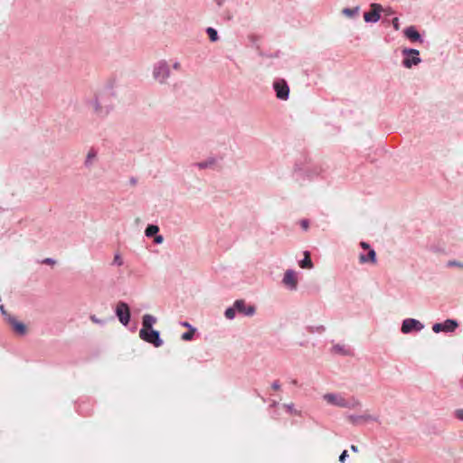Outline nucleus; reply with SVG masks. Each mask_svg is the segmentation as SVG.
I'll use <instances>...</instances> for the list:
<instances>
[{
    "label": "nucleus",
    "instance_id": "f257e3e1",
    "mask_svg": "<svg viewBox=\"0 0 463 463\" xmlns=\"http://www.w3.org/2000/svg\"><path fill=\"white\" fill-rule=\"evenodd\" d=\"M170 74V65L165 60H160L153 65V79L159 84H166Z\"/></svg>",
    "mask_w": 463,
    "mask_h": 463
},
{
    "label": "nucleus",
    "instance_id": "f03ea898",
    "mask_svg": "<svg viewBox=\"0 0 463 463\" xmlns=\"http://www.w3.org/2000/svg\"><path fill=\"white\" fill-rule=\"evenodd\" d=\"M324 400L330 404L342 407V408H355L360 402L354 399L350 401L345 400L341 395L334 393H326L323 396Z\"/></svg>",
    "mask_w": 463,
    "mask_h": 463
},
{
    "label": "nucleus",
    "instance_id": "7ed1b4c3",
    "mask_svg": "<svg viewBox=\"0 0 463 463\" xmlns=\"http://www.w3.org/2000/svg\"><path fill=\"white\" fill-rule=\"evenodd\" d=\"M139 337L146 343L153 345L155 347H159L163 345V340L160 337V332L158 330L151 329L139 330Z\"/></svg>",
    "mask_w": 463,
    "mask_h": 463
},
{
    "label": "nucleus",
    "instance_id": "20e7f679",
    "mask_svg": "<svg viewBox=\"0 0 463 463\" xmlns=\"http://www.w3.org/2000/svg\"><path fill=\"white\" fill-rule=\"evenodd\" d=\"M87 103L88 105L92 107L93 112L98 118H106L112 110V108L110 106H102L98 96H95Z\"/></svg>",
    "mask_w": 463,
    "mask_h": 463
},
{
    "label": "nucleus",
    "instance_id": "39448f33",
    "mask_svg": "<svg viewBox=\"0 0 463 463\" xmlns=\"http://www.w3.org/2000/svg\"><path fill=\"white\" fill-rule=\"evenodd\" d=\"M116 316L123 326L128 325L130 321V310L127 303L120 301L116 307Z\"/></svg>",
    "mask_w": 463,
    "mask_h": 463
},
{
    "label": "nucleus",
    "instance_id": "423d86ee",
    "mask_svg": "<svg viewBox=\"0 0 463 463\" xmlns=\"http://www.w3.org/2000/svg\"><path fill=\"white\" fill-rule=\"evenodd\" d=\"M402 53L407 57L403 60L402 63L406 68H411L412 65L419 64L421 60L419 57V51L415 49H404Z\"/></svg>",
    "mask_w": 463,
    "mask_h": 463
},
{
    "label": "nucleus",
    "instance_id": "0eeeda50",
    "mask_svg": "<svg viewBox=\"0 0 463 463\" xmlns=\"http://www.w3.org/2000/svg\"><path fill=\"white\" fill-rule=\"evenodd\" d=\"M371 11L364 14V19L366 23H376L380 20V13L383 7L379 4H371Z\"/></svg>",
    "mask_w": 463,
    "mask_h": 463
},
{
    "label": "nucleus",
    "instance_id": "6e6552de",
    "mask_svg": "<svg viewBox=\"0 0 463 463\" xmlns=\"http://www.w3.org/2000/svg\"><path fill=\"white\" fill-rule=\"evenodd\" d=\"M277 98L286 100L288 98L289 88L284 80H279L274 82Z\"/></svg>",
    "mask_w": 463,
    "mask_h": 463
},
{
    "label": "nucleus",
    "instance_id": "1a4fd4ad",
    "mask_svg": "<svg viewBox=\"0 0 463 463\" xmlns=\"http://www.w3.org/2000/svg\"><path fill=\"white\" fill-rule=\"evenodd\" d=\"M235 307L237 308V312L239 314H242L247 317H251L256 312V307L254 306H246L245 301L243 299H238L235 301Z\"/></svg>",
    "mask_w": 463,
    "mask_h": 463
},
{
    "label": "nucleus",
    "instance_id": "9d476101",
    "mask_svg": "<svg viewBox=\"0 0 463 463\" xmlns=\"http://www.w3.org/2000/svg\"><path fill=\"white\" fill-rule=\"evenodd\" d=\"M423 326L420 321L413 318H407L403 321L402 326V332L404 334H408L412 330L420 331L422 329Z\"/></svg>",
    "mask_w": 463,
    "mask_h": 463
},
{
    "label": "nucleus",
    "instance_id": "9b49d317",
    "mask_svg": "<svg viewBox=\"0 0 463 463\" xmlns=\"http://www.w3.org/2000/svg\"><path fill=\"white\" fill-rule=\"evenodd\" d=\"M283 283L290 289L295 290L298 286L297 273L292 269H288L284 274Z\"/></svg>",
    "mask_w": 463,
    "mask_h": 463
},
{
    "label": "nucleus",
    "instance_id": "f8f14e48",
    "mask_svg": "<svg viewBox=\"0 0 463 463\" xmlns=\"http://www.w3.org/2000/svg\"><path fill=\"white\" fill-rule=\"evenodd\" d=\"M7 322L13 327L14 331L19 335H24L26 334L25 325L18 321L14 317L8 316Z\"/></svg>",
    "mask_w": 463,
    "mask_h": 463
},
{
    "label": "nucleus",
    "instance_id": "ddd939ff",
    "mask_svg": "<svg viewBox=\"0 0 463 463\" xmlns=\"http://www.w3.org/2000/svg\"><path fill=\"white\" fill-rule=\"evenodd\" d=\"M217 164V158L214 156H210L207 159L194 163L193 166L198 169H208L213 168Z\"/></svg>",
    "mask_w": 463,
    "mask_h": 463
},
{
    "label": "nucleus",
    "instance_id": "4468645a",
    "mask_svg": "<svg viewBox=\"0 0 463 463\" xmlns=\"http://www.w3.org/2000/svg\"><path fill=\"white\" fill-rule=\"evenodd\" d=\"M156 317L150 314H145L142 317V328L146 330L153 329V326L156 323Z\"/></svg>",
    "mask_w": 463,
    "mask_h": 463
},
{
    "label": "nucleus",
    "instance_id": "2eb2a0df",
    "mask_svg": "<svg viewBox=\"0 0 463 463\" xmlns=\"http://www.w3.org/2000/svg\"><path fill=\"white\" fill-rule=\"evenodd\" d=\"M405 36L411 42L420 41V35L414 26H409L404 30Z\"/></svg>",
    "mask_w": 463,
    "mask_h": 463
},
{
    "label": "nucleus",
    "instance_id": "dca6fc26",
    "mask_svg": "<svg viewBox=\"0 0 463 463\" xmlns=\"http://www.w3.org/2000/svg\"><path fill=\"white\" fill-rule=\"evenodd\" d=\"M98 153L94 148H90L86 156L84 165L86 168H90L95 160L97 159Z\"/></svg>",
    "mask_w": 463,
    "mask_h": 463
},
{
    "label": "nucleus",
    "instance_id": "f3484780",
    "mask_svg": "<svg viewBox=\"0 0 463 463\" xmlns=\"http://www.w3.org/2000/svg\"><path fill=\"white\" fill-rule=\"evenodd\" d=\"M442 326L443 332H454L458 326V324L456 320L447 319L444 323H442Z\"/></svg>",
    "mask_w": 463,
    "mask_h": 463
},
{
    "label": "nucleus",
    "instance_id": "a211bd4d",
    "mask_svg": "<svg viewBox=\"0 0 463 463\" xmlns=\"http://www.w3.org/2000/svg\"><path fill=\"white\" fill-rule=\"evenodd\" d=\"M299 266L302 269H311L313 267L309 251L304 252V259L299 261Z\"/></svg>",
    "mask_w": 463,
    "mask_h": 463
},
{
    "label": "nucleus",
    "instance_id": "6ab92c4d",
    "mask_svg": "<svg viewBox=\"0 0 463 463\" xmlns=\"http://www.w3.org/2000/svg\"><path fill=\"white\" fill-rule=\"evenodd\" d=\"M359 260H360L361 263H364V262H367V261H371L372 263H375L376 262L375 251L373 250H370L369 252H368L367 257H365L364 255L361 254L360 257H359Z\"/></svg>",
    "mask_w": 463,
    "mask_h": 463
},
{
    "label": "nucleus",
    "instance_id": "aec40b11",
    "mask_svg": "<svg viewBox=\"0 0 463 463\" xmlns=\"http://www.w3.org/2000/svg\"><path fill=\"white\" fill-rule=\"evenodd\" d=\"M236 312H237V308L235 307V302H234L232 307H229L226 308V310L224 312V316L227 319L232 320V319H234V317L236 316Z\"/></svg>",
    "mask_w": 463,
    "mask_h": 463
},
{
    "label": "nucleus",
    "instance_id": "412c9836",
    "mask_svg": "<svg viewBox=\"0 0 463 463\" xmlns=\"http://www.w3.org/2000/svg\"><path fill=\"white\" fill-rule=\"evenodd\" d=\"M159 232V228L156 225L149 224L145 231V234L146 237H152L156 235Z\"/></svg>",
    "mask_w": 463,
    "mask_h": 463
},
{
    "label": "nucleus",
    "instance_id": "4be33fe9",
    "mask_svg": "<svg viewBox=\"0 0 463 463\" xmlns=\"http://www.w3.org/2000/svg\"><path fill=\"white\" fill-rule=\"evenodd\" d=\"M206 33L212 42H217L219 40L217 31L213 27H208Z\"/></svg>",
    "mask_w": 463,
    "mask_h": 463
},
{
    "label": "nucleus",
    "instance_id": "5701e85b",
    "mask_svg": "<svg viewBox=\"0 0 463 463\" xmlns=\"http://www.w3.org/2000/svg\"><path fill=\"white\" fill-rule=\"evenodd\" d=\"M359 7L345 8L343 14L348 17H353L358 14Z\"/></svg>",
    "mask_w": 463,
    "mask_h": 463
},
{
    "label": "nucleus",
    "instance_id": "b1692460",
    "mask_svg": "<svg viewBox=\"0 0 463 463\" xmlns=\"http://www.w3.org/2000/svg\"><path fill=\"white\" fill-rule=\"evenodd\" d=\"M194 331H195V329H194V328H192V330L187 331V332H184V333L182 335V339H183V340H184V341H190V340H192V339H193V337H194Z\"/></svg>",
    "mask_w": 463,
    "mask_h": 463
},
{
    "label": "nucleus",
    "instance_id": "393cba45",
    "mask_svg": "<svg viewBox=\"0 0 463 463\" xmlns=\"http://www.w3.org/2000/svg\"><path fill=\"white\" fill-rule=\"evenodd\" d=\"M123 259L121 258L120 254L117 253L114 256L113 264L117 266H122L123 265Z\"/></svg>",
    "mask_w": 463,
    "mask_h": 463
},
{
    "label": "nucleus",
    "instance_id": "a878e982",
    "mask_svg": "<svg viewBox=\"0 0 463 463\" xmlns=\"http://www.w3.org/2000/svg\"><path fill=\"white\" fill-rule=\"evenodd\" d=\"M432 330L435 332V333H439L441 331H443V326H442V323H437V324H434L433 326H432Z\"/></svg>",
    "mask_w": 463,
    "mask_h": 463
},
{
    "label": "nucleus",
    "instance_id": "bb28decb",
    "mask_svg": "<svg viewBox=\"0 0 463 463\" xmlns=\"http://www.w3.org/2000/svg\"><path fill=\"white\" fill-rule=\"evenodd\" d=\"M347 457H348L347 451H346V450H344V451L342 452V454L340 455V457H339V461H340L341 463H345V458H346Z\"/></svg>",
    "mask_w": 463,
    "mask_h": 463
},
{
    "label": "nucleus",
    "instance_id": "cd10ccee",
    "mask_svg": "<svg viewBox=\"0 0 463 463\" xmlns=\"http://www.w3.org/2000/svg\"><path fill=\"white\" fill-rule=\"evenodd\" d=\"M392 25L395 30L400 29V23H399V19L397 17L392 19Z\"/></svg>",
    "mask_w": 463,
    "mask_h": 463
},
{
    "label": "nucleus",
    "instance_id": "c85d7f7f",
    "mask_svg": "<svg viewBox=\"0 0 463 463\" xmlns=\"http://www.w3.org/2000/svg\"><path fill=\"white\" fill-rule=\"evenodd\" d=\"M90 320L96 324L104 325V322L102 320L99 319L98 317H96V316H90Z\"/></svg>",
    "mask_w": 463,
    "mask_h": 463
},
{
    "label": "nucleus",
    "instance_id": "c756f323",
    "mask_svg": "<svg viewBox=\"0 0 463 463\" xmlns=\"http://www.w3.org/2000/svg\"><path fill=\"white\" fill-rule=\"evenodd\" d=\"M448 265L449 266H457V267H459L461 269L463 268V264L462 263L455 261V260L449 261Z\"/></svg>",
    "mask_w": 463,
    "mask_h": 463
},
{
    "label": "nucleus",
    "instance_id": "7c9ffc66",
    "mask_svg": "<svg viewBox=\"0 0 463 463\" xmlns=\"http://www.w3.org/2000/svg\"><path fill=\"white\" fill-rule=\"evenodd\" d=\"M456 417L461 420H463V410L459 409V410H457L456 412Z\"/></svg>",
    "mask_w": 463,
    "mask_h": 463
},
{
    "label": "nucleus",
    "instance_id": "2f4dec72",
    "mask_svg": "<svg viewBox=\"0 0 463 463\" xmlns=\"http://www.w3.org/2000/svg\"><path fill=\"white\" fill-rule=\"evenodd\" d=\"M300 225H301V227H302L305 231H307V230L308 229V221H307V220H302V221L300 222Z\"/></svg>",
    "mask_w": 463,
    "mask_h": 463
},
{
    "label": "nucleus",
    "instance_id": "473e14b6",
    "mask_svg": "<svg viewBox=\"0 0 463 463\" xmlns=\"http://www.w3.org/2000/svg\"><path fill=\"white\" fill-rule=\"evenodd\" d=\"M163 240H164V239H163V236H162V235H157V236H156V238H155L154 241H155V243H156V244H160V243H162V242H163Z\"/></svg>",
    "mask_w": 463,
    "mask_h": 463
},
{
    "label": "nucleus",
    "instance_id": "72a5a7b5",
    "mask_svg": "<svg viewBox=\"0 0 463 463\" xmlns=\"http://www.w3.org/2000/svg\"><path fill=\"white\" fill-rule=\"evenodd\" d=\"M43 263H45V264H54L55 263V260L52 258H46L43 260Z\"/></svg>",
    "mask_w": 463,
    "mask_h": 463
},
{
    "label": "nucleus",
    "instance_id": "f704fd0d",
    "mask_svg": "<svg viewBox=\"0 0 463 463\" xmlns=\"http://www.w3.org/2000/svg\"><path fill=\"white\" fill-rule=\"evenodd\" d=\"M360 419H364V420H366L367 418H366V417H360ZM349 420H350V421H352L353 423H357V422H358L359 418H355V417H354V416H350Z\"/></svg>",
    "mask_w": 463,
    "mask_h": 463
},
{
    "label": "nucleus",
    "instance_id": "c9c22d12",
    "mask_svg": "<svg viewBox=\"0 0 463 463\" xmlns=\"http://www.w3.org/2000/svg\"><path fill=\"white\" fill-rule=\"evenodd\" d=\"M360 246L364 249V250H369L370 249V245L367 243V242H364V241H362L360 243Z\"/></svg>",
    "mask_w": 463,
    "mask_h": 463
},
{
    "label": "nucleus",
    "instance_id": "e433bc0d",
    "mask_svg": "<svg viewBox=\"0 0 463 463\" xmlns=\"http://www.w3.org/2000/svg\"><path fill=\"white\" fill-rule=\"evenodd\" d=\"M172 67H173V69H175V70H179V69H180V67H181V64H180V62H179V61H175V62L173 63Z\"/></svg>",
    "mask_w": 463,
    "mask_h": 463
},
{
    "label": "nucleus",
    "instance_id": "4c0bfd02",
    "mask_svg": "<svg viewBox=\"0 0 463 463\" xmlns=\"http://www.w3.org/2000/svg\"><path fill=\"white\" fill-rule=\"evenodd\" d=\"M0 310H1V313L5 316V319L7 320V317L9 316L6 311L5 310V307L4 306H0Z\"/></svg>",
    "mask_w": 463,
    "mask_h": 463
},
{
    "label": "nucleus",
    "instance_id": "58836bf2",
    "mask_svg": "<svg viewBox=\"0 0 463 463\" xmlns=\"http://www.w3.org/2000/svg\"><path fill=\"white\" fill-rule=\"evenodd\" d=\"M279 388H280V385L279 384V383L278 382H274L273 384H272V389L274 391H279Z\"/></svg>",
    "mask_w": 463,
    "mask_h": 463
},
{
    "label": "nucleus",
    "instance_id": "ea45409f",
    "mask_svg": "<svg viewBox=\"0 0 463 463\" xmlns=\"http://www.w3.org/2000/svg\"><path fill=\"white\" fill-rule=\"evenodd\" d=\"M216 5L221 7L224 4L225 0H214Z\"/></svg>",
    "mask_w": 463,
    "mask_h": 463
},
{
    "label": "nucleus",
    "instance_id": "a19ab883",
    "mask_svg": "<svg viewBox=\"0 0 463 463\" xmlns=\"http://www.w3.org/2000/svg\"><path fill=\"white\" fill-rule=\"evenodd\" d=\"M182 326L184 327L190 328V330H192V328H193L192 326L188 322L182 323Z\"/></svg>",
    "mask_w": 463,
    "mask_h": 463
},
{
    "label": "nucleus",
    "instance_id": "79ce46f5",
    "mask_svg": "<svg viewBox=\"0 0 463 463\" xmlns=\"http://www.w3.org/2000/svg\"><path fill=\"white\" fill-rule=\"evenodd\" d=\"M351 449H352L354 452H358V448H357V446H355V445H352V446H351Z\"/></svg>",
    "mask_w": 463,
    "mask_h": 463
},
{
    "label": "nucleus",
    "instance_id": "37998d69",
    "mask_svg": "<svg viewBox=\"0 0 463 463\" xmlns=\"http://www.w3.org/2000/svg\"><path fill=\"white\" fill-rule=\"evenodd\" d=\"M279 401H281V398L279 397V400H271V402H272V405H275L276 403H278Z\"/></svg>",
    "mask_w": 463,
    "mask_h": 463
},
{
    "label": "nucleus",
    "instance_id": "c03bdc74",
    "mask_svg": "<svg viewBox=\"0 0 463 463\" xmlns=\"http://www.w3.org/2000/svg\"><path fill=\"white\" fill-rule=\"evenodd\" d=\"M283 407L287 408L288 411H290L291 410V406L290 405H283Z\"/></svg>",
    "mask_w": 463,
    "mask_h": 463
}]
</instances>
